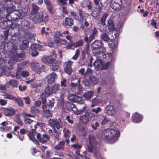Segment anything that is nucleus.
I'll list each match as a JSON object with an SVG mask.
<instances>
[{
	"mask_svg": "<svg viewBox=\"0 0 159 159\" xmlns=\"http://www.w3.org/2000/svg\"><path fill=\"white\" fill-rule=\"evenodd\" d=\"M120 134V131L118 129L108 128L103 131L102 137L107 143H113L117 140Z\"/></svg>",
	"mask_w": 159,
	"mask_h": 159,
	"instance_id": "1",
	"label": "nucleus"
},
{
	"mask_svg": "<svg viewBox=\"0 0 159 159\" xmlns=\"http://www.w3.org/2000/svg\"><path fill=\"white\" fill-rule=\"evenodd\" d=\"M6 11H5L3 15L6 16L7 18L11 21H15L18 19H21L22 16L19 10H16V7L12 5L11 6H7L6 8Z\"/></svg>",
	"mask_w": 159,
	"mask_h": 159,
	"instance_id": "2",
	"label": "nucleus"
},
{
	"mask_svg": "<svg viewBox=\"0 0 159 159\" xmlns=\"http://www.w3.org/2000/svg\"><path fill=\"white\" fill-rule=\"evenodd\" d=\"M49 20L48 14L46 13L40 12L34 15L32 20L34 23L44 22L46 23Z\"/></svg>",
	"mask_w": 159,
	"mask_h": 159,
	"instance_id": "3",
	"label": "nucleus"
},
{
	"mask_svg": "<svg viewBox=\"0 0 159 159\" xmlns=\"http://www.w3.org/2000/svg\"><path fill=\"white\" fill-rule=\"evenodd\" d=\"M20 133L22 135H24L27 133H28V136L30 139L36 145H39V141L35 139V134L37 133L36 130L35 129H31L30 131H29L24 128H22L20 129Z\"/></svg>",
	"mask_w": 159,
	"mask_h": 159,
	"instance_id": "4",
	"label": "nucleus"
},
{
	"mask_svg": "<svg viewBox=\"0 0 159 159\" xmlns=\"http://www.w3.org/2000/svg\"><path fill=\"white\" fill-rule=\"evenodd\" d=\"M93 2L94 11H92L91 14L93 17H97L102 9L103 5L101 0H93Z\"/></svg>",
	"mask_w": 159,
	"mask_h": 159,
	"instance_id": "5",
	"label": "nucleus"
},
{
	"mask_svg": "<svg viewBox=\"0 0 159 159\" xmlns=\"http://www.w3.org/2000/svg\"><path fill=\"white\" fill-rule=\"evenodd\" d=\"M66 107L67 109L70 111H73L74 113L79 115L83 113L85 109V107H84L81 110H78L75 106L73 103L68 102L66 104Z\"/></svg>",
	"mask_w": 159,
	"mask_h": 159,
	"instance_id": "6",
	"label": "nucleus"
},
{
	"mask_svg": "<svg viewBox=\"0 0 159 159\" xmlns=\"http://www.w3.org/2000/svg\"><path fill=\"white\" fill-rule=\"evenodd\" d=\"M53 93L51 88L48 86L46 87L43 92L40 95V97L42 100V104H45L46 102L47 98L50 96Z\"/></svg>",
	"mask_w": 159,
	"mask_h": 159,
	"instance_id": "7",
	"label": "nucleus"
},
{
	"mask_svg": "<svg viewBox=\"0 0 159 159\" xmlns=\"http://www.w3.org/2000/svg\"><path fill=\"white\" fill-rule=\"evenodd\" d=\"M30 48L32 51L31 55L32 57H36L39 54V51L43 50V46L39 44L34 43L31 46Z\"/></svg>",
	"mask_w": 159,
	"mask_h": 159,
	"instance_id": "8",
	"label": "nucleus"
},
{
	"mask_svg": "<svg viewBox=\"0 0 159 159\" xmlns=\"http://www.w3.org/2000/svg\"><path fill=\"white\" fill-rule=\"evenodd\" d=\"M96 53H94L95 55L97 56L100 60H106L108 61L110 59L111 61L112 60V55L110 52H107V54L103 52L98 51H97Z\"/></svg>",
	"mask_w": 159,
	"mask_h": 159,
	"instance_id": "9",
	"label": "nucleus"
},
{
	"mask_svg": "<svg viewBox=\"0 0 159 159\" xmlns=\"http://www.w3.org/2000/svg\"><path fill=\"white\" fill-rule=\"evenodd\" d=\"M5 20L0 22V25L1 28L4 29L8 28L13 30L15 27V25H14L12 21L10 20Z\"/></svg>",
	"mask_w": 159,
	"mask_h": 159,
	"instance_id": "10",
	"label": "nucleus"
},
{
	"mask_svg": "<svg viewBox=\"0 0 159 159\" xmlns=\"http://www.w3.org/2000/svg\"><path fill=\"white\" fill-rule=\"evenodd\" d=\"M61 123L60 120H57L50 119L49 120V126L52 128H56L57 129H60V128H62Z\"/></svg>",
	"mask_w": 159,
	"mask_h": 159,
	"instance_id": "11",
	"label": "nucleus"
},
{
	"mask_svg": "<svg viewBox=\"0 0 159 159\" xmlns=\"http://www.w3.org/2000/svg\"><path fill=\"white\" fill-rule=\"evenodd\" d=\"M44 1L48 12L51 15L53 14L55 12L56 10L51 0H44Z\"/></svg>",
	"mask_w": 159,
	"mask_h": 159,
	"instance_id": "12",
	"label": "nucleus"
},
{
	"mask_svg": "<svg viewBox=\"0 0 159 159\" xmlns=\"http://www.w3.org/2000/svg\"><path fill=\"white\" fill-rule=\"evenodd\" d=\"M108 16V14L107 13H104L102 14V17L100 18V24L101 25H99L98 26V29L102 31H103L105 29V26L106 25L105 21L106 19Z\"/></svg>",
	"mask_w": 159,
	"mask_h": 159,
	"instance_id": "13",
	"label": "nucleus"
},
{
	"mask_svg": "<svg viewBox=\"0 0 159 159\" xmlns=\"http://www.w3.org/2000/svg\"><path fill=\"white\" fill-rule=\"evenodd\" d=\"M73 20L70 17H66L62 22V25L64 27L70 28L74 25Z\"/></svg>",
	"mask_w": 159,
	"mask_h": 159,
	"instance_id": "14",
	"label": "nucleus"
},
{
	"mask_svg": "<svg viewBox=\"0 0 159 159\" xmlns=\"http://www.w3.org/2000/svg\"><path fill=\"white\" fill-rule=\"evenodd\" d=\"M102 45V43L99 40H95L92 44V52L93 53H96L99 51Z\"/></svg>",
	"mask_w": 159,
	"mask_h": 159,
	"instance_id": "15",
	"label": "nucleus"
},
{
	"mask_svg": "<svg viewBox=\"0 0 159 159\" xmlns=\"http://www.w3.org/2000/svg\"><path fill=\"white\" fill-rule=\"evenodd\" d=\"M45 78L48 84H52L55 82L56 79L57 78V75L56 73L52 72L48 75Z\"/></svg>",
	"mask_w": 159,
	"mask_h": 159,
	"instance_id": "16",
	"label": "nucleus"
},
{
	"mask_svg": "<svg viewBox=\"0 0 159 159\" xmlns=\"http://www.w3.org/2000/svg\"><path fill=\"white\" fill-rule=\"evenodd\" d=\"M2 109L3 115L5 116H13L15 114V110L11 107L10 108L3 107Z\"/></svg>",
	"mask_w": 159,
	"mask_h": 159,
	"instance_id": "17",
	"label": "nucleus"
},
{
	"mask_svg": "<svg viewBox=\"0 0 159 159\" xmlns=\"http://www.w3.org/2000/svg\"><path fill=\"white\" fill-rule=\"evenodd\" d=\"M37 138L41 142L46 143L50 139V137L46 134H44L41 136L40 133H38L37 135Z\"/></svg>",
	"mask_w": 159,
	"mask_h": 159,
	"instance_id": "18",
	"label": "nucleus"
},
{
	"mask_svg": "<svg viewBox=\"0 0 159 159\" xmlns=\"http://www.w3.org/2000/svg\"><path fill=\"white\" fill-rule=\"evenodd\" d=\"M73 62L71 61H69L65 63L66 66L64 68L65 71L68 75H71L72 70L71 68V66Z\"/></svg>",
	"mask_w": 159,
	"mask_h": 159,
	"instance_id": "19",
	"label": "nucleus"
},
{
	"mask_svg": "<svg viewBox=\"0 0 159 159\" xmlns=\"http://www.w3.org/2000/svg\"><path fill=\"white\" fill-rule=\"evenodd\" d=\"M111 7L115 11H118L121 10L123 6V2H110Z\"/></svg>",
	"mask_w": 159,
	"mask_h": 159,
	"instance_id": "20",
	"label": "nucleus"
},
{
	"mask_svg": "<svg viewBox=\"0 0 159 159\" xmlns=\"http://www.w3.org/2000/svg\"><path fill=\"white\" fill-rule=\"evenodd\" d=\"M55 59L51 56H44L42 58V61L45 64H50L53 63Z\"/></svg>",
	"mask_w": 159,
	"mask_h": 159,
	"instance_id": "21",
	"label": "nucleus"
},
{
	"mask_svg": "<svg viewBox=\"0 0 159 159\" xmlns=\"http://www.w3.org/2000/svg\"><path fill=\"white\" fill-rule=\"evenodd\" d=\"M30 67L32 70L36 72H41V68L40 67L39 63L36 61H33L30 63Z\"/></svg>",
	"mask_w": 159,
	"mask_h": 159,
	"instance_id": "22",
	"label": "nucleus"
},
{
	"mask_svg": "<svg viewBox=\"0 0 159 159\" xmlns=\"http://www.w3.org/2000/svg\"><path fill=\"white\" fill-rule=\"evenodd\" d=\"M52 65L51 66V70L54 71H57L60 68V66L61 64V62L59 60H56L52 63Z\"/></svg>",
	"mask_w": 159,
	"mask_h": 159,
	"instance_id": "23",
	"label": "nucleus"
},
{
	"mask_svg": "<svg viewBox=\"0 0 159 159\" xmlns=\"http://www.w3.org/2000/svg\"><path fill=\"white\" fill-rule=\"evenodd\" d=\"M105 111L108 115L113 116L116 113L115 108L113 106L111 105H109L106 106Z\"/></svg>",
	"mask_w": 159,
	"mask_h": 159,
	"instance_id": "24",
	"label": "nucleus"
},
{
	"mask_svg": "<svg viewBox=\"0 0 159 159\" xmlns=\"http://www.w3.org/2000/svg\"><path fill=\"white\" fill-rule=\"evenodd\" d=\"M143 117L138 113H136L133 115L132 117V121L134 123H139L142 120Z\"/></svg>",
	"mask_w": 159,
	"mask_h": 159,
	"instance_id": "25",
	"label": "nucleus"
},
{
	"mask_svg": "<svg viewBox=\"0 0 159 159\" xmlns=\"http://www.w3.org/2000/svg\"><path fill=\"white\" fill-rule=\"evenodd\" d=\"M31 10L30 14L31 15H34L38 13L39 8V6L36 4L32 3L31 4Z\"/></svg>",
	"mask_w": 159,
	"mask_h": 159,
	"instance_id": "26",
	"label": "nucleus"
},
{
	"mask_svg": "<svg viewBox=\"0 0 159 159\" xmlns=\"http://www.w3.org/2000/svg\"><path fill=\"white\" fill-rule=\"evenodd\" d=\"M42 104V107L45 117L47 118L50 117L51 116L50 111L49 109H47L46 102L45 103V104Z\"/></svg>",
	"mask_w": 159,
	"mask_h": 159,
	"instance_id": "27",
	"label": "nucleus"
},
{
	"mask_svg": "<svg viewBox=\"0 0 159 159\" xmlns=\"http://www.w3.org/2000/svg\"><path fill=\"white\" fill-rule=\"evenodd\" d=\"M30 22L27 20L23 19L21 20L20 25L25 29L27 30L30 28Z\"/></svg>",
	"mask_w": 159,
	"mask_h": 159,
	"instance_id": "28",
	"label": "nucleus"
},
{
	"mask_svg": "<svg viewBox=\"0 0 159 159\" xmlns=\"http://www.w3.org/2000/svg\"><path fill=\"white\" fill-rule=\"evenodd\" d=\"M60 87L59 84H54L51 88L53 93L57 94L60 91Z\"/></svg>",
	"mask_w": 159,
	"mask_h": 159,
	"instance_id": "29",
	"label": "nucleus"
},
{
	"mask_svg": "<svg viewBox=\"0 0 159 159\" xmlns=\"http://www.w3.org/2000/svg\"><path fill=\"white\" fill-rule=\"evenodd\" d=\"M107 26L108 30L110 31L115 30V25L112 20L109 19L108 20Z\"/></svg>",
	"mask_w": 159,
	"mask_h": 159,
	"instance_id": "30",
	"label": "nucleus"
},
{
	"mask_svg": "<svg viewBox=\"0 0 159 159\" xmlns=\"http://www.w3.org/2000/svg\"><path fill=\"white\" fill-rule=\"evenodd\" d=\"M93 65L96 69L101 70L102 63L101 60H96L93 62Z\"/></svg>",
	"mask_w": 159,
	"mask_h": 159,
	"instance_id": "31",
	"label": "nucleus"
},
{
	"mask_svg": "<svg viewBox=\"0 0 159 159\" xmlns=\"http://www.w3.org/2000/svg\"><path fill=\"white\" fill-rule=\"evenodd\" d=\"M85 114L82 116H80V120L83 123L87 124L89 121V118L87 116V114H86L85 112Z\"/></svg>",
	"mask_w": 159,
	"mask_h": 159,
	"instance_id": "32",
	"label": "nucleus"
},
{
	"mask_svg": "<svg viewBox=\"0 0 159 159\" xmlns=\"http://www.w3.org/2000/svg\"><path fill=\"white\" fill-rule=\"evenodd\" d=\"M79 16H76L75 19L79 21V22H83L84 20V16L83 13V11L80 9L78 10Z\"/></svg>",
	"mask_w": 159,
	"mask_h": 159,
	"instance_id": "33",
	"label": "nucleus"
},
{
	"mask_svg": "<svg viewBox=\"0 0 159 159\" xmlns=\"http://www.w3.org/2000/svg\"><path fill=\"white\" fill-rule=\"evenodd\" d=\"M29 42L26 40L22 41V44L20 45V48L22 50H25L28 47Z\"/></svg>",
	"mask_w": 159,
	"mask_h": 159,
	"instance_id": "34",
	"label": "nucleus"
},
{
	"mask_svg": "<svg viewBox=\"0 0 159 159\" xmlns=\"http://www.w3.org/2000/svg\"><path fill=\"white\" fill-rule=\"evenodd\" d=\"M99 121H100L101 125H102L106 124L108 121V120L107 119L106 116H100Z\"/></svg>",
	"mask_w": 159,
	"mask_h": 159,
	"instance_id": "35",
	"label": "nucleus"
},
{
	"mask_svg": "<svg viewBox=\"0 0 159 159\" xmlns=\"http://www.w3.org/2000/svg\"><path fill=\"white\" fill-rule=\"evenodd\" d=\"M13 101H14L15 102L17 103L18 106L20 107H22L24 106L23 101L21 98L15 97Z\"/></svg>",
	"mask_w": 159,
	"mask_h": 159,
	"instance_id": "36",
	"label": "nucleus"
},
{
	"mask_svg": "<svg viewBox=\"0 0 159 159\" xmlns=\"http://www.w3.org/2000/svg\"><path fill=\"white\" fill-rule=\"evenodd\" d=\"M74 48L82 46L84 44V41L82 39H80L75 42L74 43Z\"/></svg>",
	"mask_w": 159,
	"mask_h": 159,
	"instance_id": "37",
	"label": "nucleus"
},
{
	"mask_svg": "<svg viewBox=\"0 0 159 159\" xmlns=\"http://www.w3.org/2000/svg\"><path fill=\"white\" fill-rule=\"evenodd\" d=\"M98 31L96 28H94L92 31V34L89 36L90 41H92L97 36Z\"/></svg>",
	"mask_w": 159,
	"mask_h": 159,
	"instance_id": "38",
	"label": "nucleus"
},
{
	"mask_svg": "<svg viewBox=\"0 0 159 159\" xmlns=\"http://www.w3.org/2000/svg\"><path fill=\"white\" fill-rule=\"evenodd\" d=\"M54 42L56 44H59L61 45H66L67 43V41L66 39H62L60 38L58 39L55 40Z\"/></svg>",
	"mask_w": 159,
	"mask_h": 159,
	"instance_id": "39",
	"label": "nucleus"
},
{
	"mask_svg": "<svg viewBox=\"0 0 159 159\" xmlns=\"http://www.w3.org/2000/svg\"><path fill=\"white\" fill-rule=\"evenodd\" d=\"M100 38L101 40L104 41L106 42H108L110 39L108 35L106 33L101 34L100 35Z\"/></svg>",
	"mask_w": 159,
	"mask_h": 159,
	"instance_id": "40",
	"label": "nucleus"
},
{
	"mask_svg": "<svg viewBox=\"0 0 159 159\" xmlns=\"http://www.w3.org/2000/svg\"><path fill=\"white\" fill-rule=\"evenodd\" d=\"M93 94V92L91 91H89L84 93L83 96L87 99L91 98Z\"/></svg>",
	"mask_w": 159,
	"mask_h": 159,
	"instance_id": "41",
	"label": "nucleus"
},
{
	"mask_svg": "<svg viewBox=\"0 0 159 159\" xmlns=\"http://www.w3.org/2000/svg\"><path fill=\"white\" fill-rule=\"evenodd\" d=\"M55 101V99L53 98L49 100L48 104H47V107H48L49 109H52L54 106Z\"/></svg>",
	"mask_w": 159,
	"mask_h": 159,
	"instance_id": "42",
	"label": "nucleus"
},
{
	"mask_svg": "<svg viewBox=\"0 0 159 159\" xmlns=\"http://www.w3.org/2000/svg\"><path fill=\"white\" fill-rule=\"evenodd\" d=\"M108 61H109L107 62L106 63L104 64H102V66L101 68V70H106L108 68V67L110 66L111 62L112 61V60L111 61L110 59V60Z\"/></svg>",
	"mask_w": 159,
	"mask_h": 159,
	"instance_id": "43",
	"label": "nucleus"
},
{
	"mask_svg": "<svg viewBox=\"0 0 159 159\" xmlns=\"http://www.w3.org/2000/svg\"><path fill=\"white\" fill-rule=\"evenodd\" d=\"M42 84L41 82H34L30 85V87L32 88H38L42 86Z\"/></svg>",
	"mask_w": 159,
	"mask_h": 159,
	"instance_id": "44",
	"label": "nucleus"
},
{
	"mask_svg": "<svg viewBox=\"0 0 159 159\" xmlns=\"http://www.w3.org/2000/svg\"><path fill=\"white\" fill-rule=\"evenodd\" d=\"M3 95L5 98L9 99L12 101H14L15 98L13 95L8 93H5Z\"/></svg>",
	"mask_w": 159,
	"mask_h": 159,
	"instance_id": "45",
	"label": "nucleus"
},
{
	"mask_svg": "<svg viewBox=\"0 0 159 159\" xmlns=\"http://www.w3.org/2000/svg\"><path fill=\"white\" fill-rule=\"evenodd\" d=\"M53 35L54 41L55 40L60 39V37L63 36L62 33L60 31H57L55 32L54 34Z\"/></svg>",
	"mask_w": 159,
	"mask_h": 159,
	"instance_id": "46",
	"label": "nucleus"
},
{
	"mask_svg": "<svg viewBox=\"0 0 159 159\" xmlns=\"http://www.w3.org/2000/svg\"><path fill=\"white\" fill-rule=\"evenodd\" d=\"M89 50V45L87 46L81 52V57H85V56L86 54H88V52Z\"/></svg>",
	"mask_w": 159,
	"mask_h": 159,
	"instance_id": "47",
	"label": "nucleus"
},
{
	"mask_svg": "<svg viewBox=\"0 0 159 159\" xmlns=\"http://www.w3.org/2000/svg\"><path fill=\"white\" fill-rule=\"evenodd\" d=\"M63 131L64 137L66 138H70V132L69 130L67 129L66 128H64Z\"/></svg>",
	"mask_w": 159,
	"mask_h": 159,
	"instance_id": "48",
	"label": "nucleus"
},
{
	"mask_svg": "<svg viewBox=\"0 0 159 159\" xmlns=\"http://www.w3.org/2000/svg\"><path fill=\"white\" fill-rule=\"evenodd\" d=\"M8 83L13 87H17L18 85L17 81L12 79L10 80L8 82Z\"/></svg>",
	"mask_w": 159,
	"mask_h": 159,
	"instance_id": "49",
	"label": "nucleus"
},
{
	"mask_svg": "<svg viewBox=\"0 0 159 159\" xmlns=\"http://www.w3.org/2000/svg\"><path fill=\"white\" fill-rule=\"evenodd\" d=\"M84 26L86 27V28L85 29L84 31L85 33H87V34L88 33H90L91 30H90V28H88L87 27L89 25V23L88 22L86 19L85 20V21L84 23Z\"/></svg>",
	"mask_w": 159,
	"mask_h": 159,
	"instance_id": "50",
	"label": "nucleus"
},
{
	"mask_svg": "<svg viewBox=\"0 0 159 159\" xmlns=\"http://www.w3.org/2000/svg\"><path fill=\"white\" fill-rule=\"evenodd\" d=\"M91 139L90 138H89V142L90 144L88 146V149L89 151L90 152H92L93 150L94 149V146L92 145V143L91 141Z\"/></svg>",
	"mask_w": 159,
	"mask_h": 159,
	"instance_id": "51",
	"label": "nucleus"
},
{
	"mask_svg": "<svg viewBox=\"0 0 159 159\" xmlns=\"http://www.w3.org/2000/svg\"><path fill=\"white\" fill-rule=\"evenodd\" d=\"M92 104L91 105V106L92 107H93L99 103L100 102V101L99 99H97L96 98H94L92 99Z\"/></svg>",
	"mask_w": 159,
	"mask_h": 159,
	"instance_id": "52",
	"label": "nucleus"
},
{
	"mask_svg": "<svg viewBox=\"0 0 159 159\" xmlns=\"http://www.w3.org/2000/svg\"><path fill=\"white\" fill-rule=\"evenodd\" d=\"M89 79L94 84H96L98 82V78L94 76H91L89 77Z\"/></svg>",
	"mask_w": 159,
	"mask_h": 159,
	"instance_id": "53",
	"label": "nucleus"
},
{
	"mask_svg": "<svg viewBox=\"0 0 159 159\" xmlns=\"http://www.w3.org/2000/svg\"><path fill=\"white\" fill-rule=\"evenodd\" d=\"M30 110L31 113L33 114H37L39 112V109L35 107H32Z\"/></svg>",
	"mask_w": 159,
	"mask_h": 159,
	"instance_id": "54",
	"label": "nucleus"
},
{
	"mask_svg": "<svg viewBox=\"0 0 159 159\" xmlns=\"http://www.w3.org/2000/svg\"><path fill=\"white\" fill-rule=\"evenodd\" d=\"M85 112L86 114H87V116L88 117H90L91 118H92L94 117L95 116V114L94 113H92V111L91 110L89 112H88L86 111V108L85 107V109L84 110V111L83 112Z\"/></svg>",
	"mask_w": 159,
	"mask_h": 159,
	"instance_id": "55",
	"label": "nucleus"
},
{
	"mask_svg": "<svg viewBox=\"0 0 159 159\" xmlns=\"http://www.w3.org/2000/svg\"><path fill=\"white\" fill-rule=\"evenodd\" d=\"M93 70L91 68H88L85 73V78L89 76L92 72Z\"/></svg>",
	"mask_w": 159,
	"mask_h": 159,
	"instance_id": "56",
	"label": "nucleus"
},
{
	"mask_svg": "<svg viewBox=\"0 0 159 159\" xmlns=\"http://www.w3.org/2000/svg\"><path fill=\"white\" fill-rule=\"evenodd\" d=\"M80 51L79 50L77 49L75 51V54L72 57V59L74 60H76L78 57L79 55H80Z\"/></svg>",
	"mask_w": 159,
	"mask_h": 159,
	"instance_id": "57",
	"label": "nucleus"
},
{
	"mask_svg": "<svg viewBox=\"0 0 159 159\" xmlns=\"http://www.w3.org/2000/svg\"><path fill=\"white\" fill-rule=\"evenodd\" d=\"M76 95L74 94H70L68 97V98L70 101L74 102L75 97H76Z\"/></svg>",
	"mask_w": 159,
	"mask_h": 159,
	"instance_id": "58",
	"label": "nucleus"
},
{
	"mask_svg": "<svg viewBox=\"0 0 159 159\" xmlns=\"http://www.w3.org/2000/svg\"><path fill=\"white\" fill-rule=\"evenodd\" d=\"M6 7L4 6L2 3H0V14H3L5 11H6Z\"/></svg>",
	"mask_w": 159,
	"mask_h": 159,
	"instance_id": "59",
	"label": "nucleus"
},
{
	"mask_svg": "<svg viewBox=\"0 0 159 159\" xmlns=\"http://www.w3.org/2000/svg\"><path fill=\"white\" fill-rule=\"evenodd\" d=\"M74 47V43H73L72 41H71V43H68L66 46V49H71L72 47Z\"/></svg>",
	"mask_w": 159,
	"mask_h": 159,
	"instance_id": "60",
	"label": "nucleus"
},
{
	"mask_svg": "<svg viewBox=\"0 0 159 159\" xmlns=\"http://www.w3.org/2000/svg\"><path fill=\"white\" fill-rule=\"evenodd\" d=\"M41 33L43 35H45V36H48L49 35V33L45 31V28L43 27L41 29Z\"/></svg>",
	"mask_w": 159,
	"mask_h": 159,
	"instance_id": "61",
	"label": "nucleus"
},
{
	"mask_svg": "<svg viewBox=\"0 0 159 159\" xmlns=\"http://www.w3.org/2000/svg\"><path fill=\"white\" fill-rule=\"evenodd\" d=\"M71 88V89L72 91H74V90L76 89V88L78 86V84L77 83H71L70 84Z\"/></svg>",
	"mask_w": 159,
	"mask_h": 159,
	"instance_id": "62",
	"label": "nucleus"
},
{
	"mask_svg": "<svg viewBox=\"0 0 159 159\" xmlns=\"http://www.w3.org/2000/svg\"><path fill=\"white\" fill-rule=\"evenodd\" d=\"M117 46V43H112L109 44V47L112 49H115Z\"/></svg>",
	"mask_w": 159,
	"mask_h": 159,
	"instance_id": "63",
	"label": "nucleus"
},
{
	"mask_svg": "<svg viewBox=\"0 0 159 159\" xmlns=\"http://www.w3.org/2000/svg\"><path fill=\"white\" fill-rule=\"evenodd\" d=\"M81 91H82V87L80 85H78L77 87L74 90V92L75 93H80Z\"/></svg>",
	"mask_w": 159,
	"mask_h": 159,
	"instance_id": "64",
	"label": "nucleus"
}]
</instances>
